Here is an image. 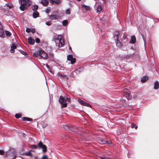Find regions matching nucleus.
<instances>
[{"label": "nucleus", "mask_w": 159, "mask_h": 159, "mask_svg": "<svg viewBox=\"0 0 159 159\" xmlns=\"http://www.w3.org/2000/svg\"><path fill=\"white\" fill-rule=\"evenodd\" d=\"M19 1L20 4V8L22 11H24L31 4V2L30 0H19Z\"/></svg>", "instance_id": "f257e3e1"}, {"label": "nucleus", "mask_w": 159, "mask_h": 159, "mask_svg": "<svg viewBox=\"0 0 159 159\" xmlns=\"http://www.w3.org/2000/svg\"><path fill=\"white\" fill-rule=\"evenodd\" d=\"M70 101V99L69 98H65L63 96H60L59 99V102L61 104V108L66 107L67 106V102H69Z\"/></svg>", "instance_id": "f03ea898"}, {"label": "nucleus", "mask_w": 159, "mask_h": 159, "mask_svg": "<svg viewBox=\"0 0 159 159\" xmlns=\"http://www.w3.org/2000/svg\"><path fill=\"white\" fill-rule=\"evenodd\" d=\"M59 40V43L58 44V46L59 47H62L64 44V41L63 39V36L62 35H58L57 37L54 40Z\"/></svg>", "instance_id": "7ed1b4c3"}, {"label": "nucleus", "mask_w": 159, "mask_h": 159, "mask_svg": "<svg viewBox=\"0 0 159 159\" xmlns=\"http://www.w3.org/2000/svg\"><path fill=\"white\" fill-rule=\"evenodd\" d=\"M39 58H42L44 59H46L48 58V54L44 51L39 50Z\"/></svg>", "instance_id": "20e7f679"}, {"label": "nucleus", "mask_w": 159, "mask_h": 159, "mask_svg": "<svg viewBox=\"0 0 159 159\" xmlns=\"http://www.w3.org/2000/svg\"><path fill=\"white\" fill-rule=\"evenodd\" d=\"M123 92L125 97L127 99H129L132 98V96L130 95V93L127 89H124L123 90Z\"/></svg>", "instance_id": "39448f33"}, {"label": "nucleus", "mask_w": 159, "mask_h": 159, "mask_svg": "<svg viewBox=\"0 0 159 159\" xmlns=\"http://www.w3.org/2000/svg\"><path fill=\"white\" fill-rule=\"evenodd\" d=\"M38 145L39 148L43 149V152H45L47 151V147L45 145L43 144L41 141H40Z\"/></svg>", "instance_id": "423d86ee"}, {"label": "nucleus", "mask_w": 159, "mask_h": 159, "mask_svg": "<svg viewBox=\"0 0 159 159\" xmlns=\"http://www.w3.org/2000/svg\"><path fill=\"white\" fill-rule=\"evenodd\" d=\"M49 18L50 19L52 20H57L59 18H60V17L59 15H51L49 16Z\"/></svg>", "instance_id": "0eeeda50"}, {"label": "nucleus", "mask_w": 159, "mask_h": 159, "mask_svg": "<svg viewBox=\"0 0 159 159\" xmlns=\"http://www.w3.org/2000/svg\"><path fill=\"white\" fill-rule=\"evenodd\" d=\"M99 142L101 144H109L111 143V142L110 141H106L104 139H100L99 140Z\"/></svg>", "instance_id": "6e6552de"}, {"label": "nucleus", "mask_w": 159, "mask_h": 159, "mask_svg": "<svg viewBox=\"0 0 159 159\" xmlns=\"http://www.w3.org/2000/svg\"><path fill=\"white\" fill-rule=\"evenodd\" d=\"M58 76L59 78L62 77L66 80H67L68 79V77L67 75L61 74V73H59Z\"/></svg>", "instance_id": "1a4fd4ad"}, {"label": "nucleus", "mask_w": 159, "mask_h": 159, "mask_svg": "<svg viewBox=\"0 0 159 159\" xmlns=\"http://www.w3.org/2000/svg\"><path fill=\"white\" fill-rule=\"evenodd\" d=\"M41 3L43 5L46 6L49 3V1L48 0H42Z\"/></svg>", "instance_id": "9d476101"}, {"label": "nucleus", "mask_w": 159, "mask_h": 159, "mask_svg": "<svg viewBox=\"0 0 159 159\" xmlns=\"http://www.w3.org/2000/svg\"><path fill=\"white\" fill-rule=\"evenodd\" d=\"M16 46L14 44L12 43L11 46V52L12 53H14L15 52L14 49H16Z\"/></svg>", "instance_id": "9b49d317"}, {"label": "nucleus", "mask_w": 159, "mask_h": 159, "mask_svg": "<svg viewBox=\"0 0 159 159\" xmlns=\"http://www.w3.org/2000/svg\"><path fill=\"white\" fill-rule=\"evenodd\" d=\"M28 42L29 43L31 44H34V40L31 37H30L28 39Z\"/></svg>", "instance_id": "f8f14e48"}, {"label": "nucleus", "mask_w": 159, "mask_h": 159, "mask_svg": "<svg viewBox=\"0 0 159 159\" xmlns=\"http://www.w3.org/2000/svg\"><path fill=\"white\" fill-rule=\"evenodd\" d=\"M0 37L2 38L5 37L4 31L3 29L0 30Z\"/></svg>", "instance_id": "ddd939ff"}, {"label": "nucleus", "mask_w": 159, "mask_h": 159, "mask_svg": "<svg viewBox=\"0 0 159 159\" xmlns=\"http://www.w3.org/2000/svg\"><path fill=\"white\" fill-rule=\"evenodd\" d=\"M136 41V39L135 36H132L130 41V43H134Z\"/></svg>", "instance_id": "4468645a"}, {"label": "nucleus", "mask_w": 159, "mask_h": 159, "mask_svg": "<svg viewBox=\"0 0 159 159\" xmlns=\"http://www.w3.org/2000/svg\"><path fill=\"white\" fill-rule=\"evenodd\" d=\"M102 9V8L101 5V4L98 5L96 9L97 12L98 13H100Z\"/></svg>", "instance_id": "2eb2a0df"}, {"label": "nucleus", "mask_w": 159, "mask_h": 159, "mask_svg": "<svg viewBox=\"0 0 159 159\" xmlns=\"http://www.w3.org/2000/svg\"><path fill=\"white\" fill-rule=\"evenodd\" d=\"M116 45L118 47H120L122 45V43L120 42L119 40L118 37H117V39H116Z\"/></svg>", "instance_id": "dca6fc26"}, {"label": "nucleus", "mask_w": 159, "mask_h": 159, "mask_svg": "<svg viewBox=\"0 0 159 159\" xmlns=\"http://www.w3.org/2000/svg\"><path fill=\"white\" fill-rule=\"evenodd\" d=\"M159 88V83L157 81H156L154 84V88L155 89H157Z\"/></svg>", "instance_id": "f3484780"}, {"label": "nucleus", "mask_w": 159, "mask_h": 159, "mask_svg": "<svg viewBox=\"0 0 159 159\" xmlns=\"http://www.w3.org/2000/svg\"><path fill=\"white\" fill-rule=\"evenodd\" d=\"M82 7L85 9L86 10H89L91 9V7L89 6L84 5H83Z\"/></svg>", "instance_id": "a211bd4d"}, {"label": "nucleus", "mask_w": 159, "mask_h": 159, "mask_svg": "<svg viewBox=\"0 0 159 159\" xmlns=\"http://www.w3.org/2000/svg\"><path fill=\"white\" fill-rule=\"evenodd\" d=\"M39 53H40L39 52V50H38V51L35 52L33 53L34 56V57H39Z\"/></svg>", "instance_id": "6ab92c4d"}, {"label": "nucleus", "mask_w": 159, "mask_h": 159, "mask_svg": "<svg viewBox=\"0 0 159 159\" xmlns=\"http://www.w3.org/2000/svg\"><path fill=\"white\" fill-rule=\"evenodd\" d=\"M39 12L36 11H34L33 12V17L35 18L39 16Z\"/></svg>", "instance_id": "aec40b11"}, {"label": "nucleus", "mask_w": 159, "mask_h": 159, "mask_svg": "<svg viewBox=\"0 0 159 159\" xmlns=\"http://www.w3.org/2000/svg\"><path fill=\"white\" fill-rule=\"evenodd\" d=\"M4 32L5 33L7 37H10L11 35V33L8 31L5 30Z\"/></svg>", "instance_id": "412c9836"}, {"label": "nucleus", "mask_w": 159, "mask_h": 159, "mask_svg": "<svg viewBox=\"0 0 159 159\" xmlns=\"http://www.w3.org/2000/svg\"><path fill=\"white\" fill-rule=\"evenodd\" d=\"M148 78L147 77H144L141 79V81L142 83L144 82L145 81L148 80Z\"/></svg>", "instance_id": "4be33fe9"}, {"label": "nucleus", "mask_w": 159, "mask_h": 159, "mask_svg": "<svg viewBox=\"0 0 159 159\" xmlns=\"http://www.w3.org/2000/svg\"><path fill=\"white\" fill-rule=\"evenodd\" d=\"M11 6H10L9 4H6L4 6L5 9L8 10L10 8Z\"/></svg>", "instance_id": "5701e85b"}, {"label": "nucleus", "mask_w": 159, "mask_h": 159, "mask_svg": "<svg viewBox=\"0 0 159 159\" xmlns=\"http://www.w3.org/2000/svg\"><path fill=\"white\" fill-rule=\"evenodd\" d=\"M114 34L115 35V36L114 37L115 38H116V39H115V40L116 39H117V37H118V36L120 35L119 32L118 31L115 32L114 33Z\"/></svg>", "instance_id": "b1692460"}, {"label": "nucleus", "mask_w": 159, "mask_h": 159, "mask_svg": "<svg viewBox=\"0 0 159 159\" xmlns=\"http://www.w3.org/2000/svg\"><path fill=\"white\" fill-rule=\"evenodd\" d=\"M38 6L37 5H34L33 6L32 8L33 10L35 11L38 9Z\"/></svg>", "instance_id": "393cba45"}, {"label": "nucleus", "mask_w": 159, "mask_h": 159, "mask_svg": "<svg viewBox=\"0 0 159 159\" xmlns=\"http://www.w3.org/2000/svg\"><path fill=\"white\" fill-rule=\"evenodd\" d=\"M78 101L80 104L83 105H84L85 103V102L84 101L80 99H78Z\"/></svg>", "instance_id": "a878e982"}, {"label": "nucleus", "mask_w": 159, "mask_h": 159, "mask_svg": "<svg viewBox=\"0 0 159 159\" xmlns=\"http://www.w3.org/2000/svg\"><path fill=\"white\" fill-rule=\"evenodd\" d=\"M73 56L71 55H69L67 56V60L70 61L73 58Z\"/></svg>", "instance_id": "bb28decb"}, {"label": "nucleus", "mask_w": 159, "mask_h": 159, "mask_svg": "<svg viewBox=\"0 0 159 159\" xmlns=\"http://www.w3.org/2000/svg\"><path fill=\"white\" fill-rule=\"evenodd\" d=\"M23 120H28V121H30L31 120H32L31 119H30L28 117H23L22 118Z\"/></svg>", "instance_id": "cd10ccee"}, {"label": "nucleus", "mask_w": 159, "mask_h": 159, "mask_svg": "<svg viewBox=\"0 0 159 159\" xmlns=\"http://www.w3.org/2000/svg\"><path fill=\"white\" fill-rule=\"evenodd\" d=\"M67 23V20H64L62 22V24L64 26H66Z\"/></svg>", "instance_id": "c85d7f7f"}, {"label": "nucleus", "mask_w": 159, "mask_h": 159, "mask_svg": "<svg viewBox=\"0 0 159 159\" xmlns=\"http://www.w3.org/2000/svg\"><path fill=\"white\" fill-rule=\"evenodd\" d=\"M63 127L64 129L66 130H68L70 128V127L67 125H64L63 126Z\"/></svg>", "instance_id": "c756f323"}, {"label": "nucleus", "mask_w": 159, "mask_h": 159, "mask_svg": "<svg viewBox=\"0 0 159 159\" xmlns=\"http://www.w3.org/2000/svg\"><path fill=\"white\" fill-rule=\"evenodd\" d=\"M131 127L132 128H135V129H136L137 128L138 126L136 125L133 124L131 125Z\"/></svg>", "instance_id": "7c9ffc66"}, {"label": "nucleus", "mask_w": 159, "mask_h": 159, "mask_svg": "<svg viewBox=\"0 0 159 159\" xmlns=\"http://www.w3.org/2000/svg\"><path fill=\"white\" fill-rule=\"evenodd\" d=\"M70 61H71V64H73L75 62V59L74 58H73Z\"/></svg>", "instance_id": "2f4dec72"}, {"label": "nucleus", "mask_w": 159, "mask_h": 159, "mask_svg": "<svg viewBox=\"0 0 159 159\" xmlns=\"http://www.w3.org/2000/svg\"><path fill=\"white\" fill-rule=\"evenodd\" d=\"M31 148L34 149H36L37 148V146L36 145H33L31 146Z\"/></svg>", "instance_id": "473e14b6"}, {"label": "nucleus", "mask_w": 159, "mask_h": 159, "mask_svg": "<svg viewBox=\"0 0 159 159\" xmlns=\"http://www.w3.org/2000/svg\"><path fill=\"white\" fill-rule=\"evenodd\" d=\"M99 157L101 159H111L109 158H108L105 157Z\"/></svg>", "instance_id": "72a5a7b5"}, {"label": "nucleus", "mask_w": 159, "mask_h": 159, "mask_svg": "<svg viewBox=\"0 0 159 159\" xmlns=\"http://www.w3.org/2000/svg\"><path fill=\"white\" fill-rule=\"evenodd\" d=\"M20 51L21 54H22L25 56L27 54V53L24 51H21L20 50Z\"/></svg>", "instance_id": "f704fd0d"}, {"label": "nucleus", "mask_w": 159, "mask_h": 159, "mask_svg": "<svg viewBox=\"0 0 159 159\" xmlns=\"http://www.w3.org/2000/svg\"><path fill=\"white\" fill-rule=\"evenodd\" d=\"M15 116L16 118H19L21 117V115L18 114H16Z\"/></svg>", "instance_id": "c9c22d12"}, {"label": "nucleus", "mask_w": 159, "mask_h": 159, "mask_svg": "<svg viewBox=\"0 0 159 159\" xmlns=\"http://www.w3.org/2000/svg\"><path fill=\"white\" fill-rule=\"evenodd\" d=\"M61 3L60 0H56L55 3L56 4H59Z\"/></svg>", "instance_id": "e433bc0d"}, {"label": "nucleus", "mask_w": 159, "mask_h": 159, "mask_svg": "<svg viewBox=\"0 0 159 159\" xmlns=\"http://www.w3.org/2000/svg\"><path fill=\"white\" fill-rule=\"evenodd\" d=\"M56 0H50V2L51 3L53 4L54 3H55Z\"/></svg>", "instance_id": "4c0bfd02"}, {"label": "nucleus", "mask_w": 159, "mask_h": 159, "mask_svg": "<svg viewBox=\"0 0 159 159\" xmlns=\"http://www.w3.org/2000/svg\"><path fill=\"white\" fill-rule=\"evenodd\" d=\"M84 106H86L87 107H88L90 106V104H89L85 102V103H84Z\"/></svg>", "instance_id": "58836bf2"}, {"label": "nucleus", "mask_w": 159, "mask_h": 159, "mask_svg": "<svg viewBox=\"0 0 159 159\" xmlns=\"http://www.w3.org/2000/svg\"><path fill=\"white\" fill-rule=\"evenodd\" d=\"M4 152L3 150H0V155H3L4 154Z\"/></svg>", "instance_id": "ea45409f"}, {"label": "nucleus", "mask_w": 159, "mask_h": 159, "mask_svg": "<svg viewBox=\"0 0 159 159\" xmlns=\"http://www.w3.org/2000/svg\"><path fill=\"white\" fill-rule=\"evenodd\" d=\"M46 24L48 25L49 26L51 25V22L50 21H48L46 23Z\"/></svg>", "instance_id": "a19ab883"}, {"label": "nucleus", "mask_w": 159, "mask_h": 159, "mask_svg": "<svg viewBox=\"0 0 159 159\" xmlns=\"http://www.w3.org/2000/svg\"><path fill=\"white\" fill-rule=\"evenodd\" d=\"M66 13L67 14H70V10L69 9H67L66 11Z\"/></svg>", "instance_id": "79ce46f5"}, {"label": "nucleus", "mask_w": 159, "mask_h": 159, "mask_svg": "<svg viewBox=\"0 0 159 159\" xmlns=\"http://www.w3.org/2000/svg\"><path fill=\"white\" fill-rule=\"evenodd\" d=\"M35 41L37 43H39L40 42V39L38 38H37L35 39Z\"/></svg>", "instance_id": "37998d69"}, {"label": "nucleus", "mask_w": 159, "mask_h": 159, "mask_svg": "<svg viewBox=\"0 0 159 159\" xmlns=\"http://www.w3.org/2000/svg\"><path fill=\"white\" fill-rule=\"evenodd\" d=\"M26 31L27 32L29 33V32H30L31 31V29H30L29 28H27L26 29Z\"/></svg>", "instance_id": "c03bdc74"}, {"label": "nucleus", "mask_w": 159, "mask_h": 159, "mask_svg": "<svg viewBox=\"0 0 159 159\" xmlns=\"http://www.w3.org/2000/svg\"><path fill=\"white\" fill-rule=\"evenodd\" d=\"M42 159H48L47 156L46 155H44Z\"/></svg>", "instance_id": "a18cd8bd"}, {"label": "nucleus", "mask_w": 159, "mask_h": 159, "mask_svg": "<svg viewBox=\"0 0 159 159\" xmlns=\"http://www.w3.org/2000/svg\"><path fill=\"white\" fill-rule=\"evenodd\" d=\"M141 35L142 36V38H143V40L144 42L145 43V39L144 36V35L142 34H141Z\"/></svg>", "instance_id": "49530a36"}, {"label": "nucleus", "mask_w": 159, "mask_h": 159, "mask_svg": "<svg viewBox=\"0 0 159 159\" xmlns=\"http://www.w3.org/2000/svg\"><path fill=\"white\" fill-rule=\"evenodd\" d=\"M31 31L32 33H34L35 32V30L33 29H32V30H31Z\"/></svg>", "instance_id": "de8ad7c7"}, {"label": "nucleus", "mask_w": 159, "mask_h": 159, "mask_svg": "<svg viewBox=\"0 0 159 159\" xmlns=\"http://www.w3.org/2000/svg\"><path fill=\"white\" fill-rule=\"evenodd\" d=\"M31 155V154L30 152H29L27 154V155L28 156H30V155Z\"/></svg>", "instance_id": "09e8293b"}, {"label": "nucleus", "mask_w": 159, "mask_h": 159, "mask_svg": "<svg viewBox=\"0 0 159 159\" xmlns=\"http://www.w3.org/2000/svg\"><path fill=\"white\" fill-rule=\"evenodd\" d=\"M137 97V96L136 95H134L133 96V98H135Z\"/></svg>", "instance_id": "8fccbe9b"}, {"label": "nucleus", "mask_w": 159, "mask_h": 159, "mask_svg": "<svg viewBox=\"0 0 159 159\" xmlns=\"http://www.w3.org/2000/svg\"><path fill=\"white\" fill-rule=\"evenodd\" d=\"M50 10V9H49L47 8L46 10V12L47 13H48V12Z\"/></svg>", "instance_id": "3c124183"}, {"label": "nucleus", "mask_w": 159, "mask_h": 159, "mask_svg": "<svg viewBox=\"0 0 159 159\" xmlns=\"http://www.w3.org/2000/svg\"><path fill=\"white\" fill-rule=\"evenodd\" d=\"M46 66L47 67V68H49V66L48 64H46Z\"/></svg>", "instance_id": "603ef678"}, {"label": "nucleus", "mask_w": 159, "mask_h": 159, "mask_svg": "<svg viewBox=\"0 0 159 159\" xmlns=\"http://www.w3.org/2000/svg\"><path fill=\"white\" fill-rule=\"evenodd\" d=\"M69 49L70 50H71V47H69Z\"/></svg>", "instance_id": "864d4df0"}, {"label": "nucleus", "mask_w": 159, "mask_h": 159, "mask_svg": "<svg viewBox=\"0 0 159 159\" xmlns=\"http://www.w3.org/2000/svg\"><path fill=\"white\" fill-rule=\"evenodd\" d=\"M35 159H38V157H35Z\"/></svg>", "instance_id": "5fc2aeb1"}, {"label": "nucleus", "mask_w": 159, "mask_h": 159, "mask_svg": "<svg viewBox=\"0 0 159 159\" xmlns=\"http://www.w3.org/2000/svg\"><path fill=\"white\" fill-rule=\"evenodd\" d=\"M78 0V1H81V0Z\"/></svg>", "instance_id": "6e6d98bb"}]
</instances>
